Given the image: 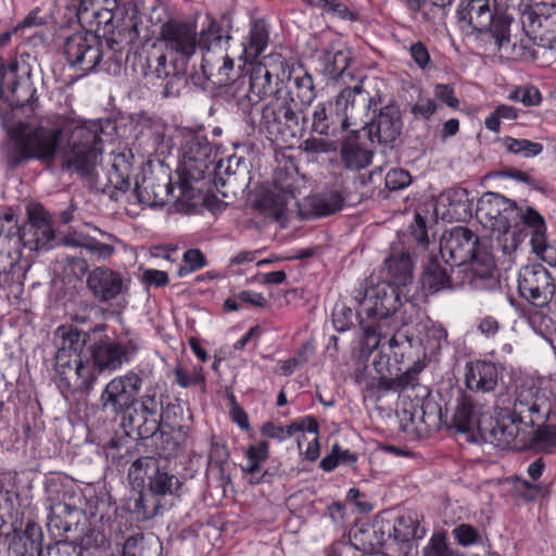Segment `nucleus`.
<instances>
[{"label": "nucleus", "mask_w": 556, "mask_h": 556, "mask_svg": "<svg viewBox=\"0 0 556 556\" xmlns=\"http://www.w3.org/2000/svg\"><path fill=\"white\" fill-rule=\"evenodd\" d=\"M459 21L467 22L475 30L486 33L494 16L489 0H470L466 7L457 10Z\"/></svg>", "instance_id": "31"}, {"label": "nucleus", "mask_w": 556, "mask_h": 556, "mask_svg": "<svg viewBox=\"0 0 556 556\" xmlns=\"http://www.w3.org/2000/svg\"><path fill=\"white\" fill-rule=\"evenodd\" d=\"M492 231L497 232V243L504 254L508 255L518 248L520 236L516 231L514 224L507 229H493Z\"/></svg>", "instance_id": "60"}, {"label": "nucleus", "mask_w": 556, "mask_h": 556, "mask_svg": "<svg viewBox=\"0 0 556 556\" xmlns=\"http://www.w3.org/2000/svg\"><path fill=\"white\" fill-rule=\"evenodd\" d=\"M179 406L174 404H168L163 414L155 415L154 417H150L143 414H139L137 408H134L135 416H129V422L135 424L132 426V430L137 431V434L140 439H148L154 437L162 424L170 425V412L173 410L176 414V409Z\"/></svg>", "instance_id": "33"}, {"label": "nucleus", "mask_w": 556, "mask_h": 556, "mask_svg": "<svg viewBox=\"0 0 556 556\" xmlns=\"http://www.w3.org/2000/svg\"><path fill=\"white\" fill-rule=\"evenodd\" d=\"M103 152L101 130L99 125H81L75 127L68 138L67 149L63 152V169L76 173L83 178L93 180L103 191L109 188L126 192L130 188L131 164L126 155H113L111 169L108 172L106 182L102 184L98 177V166Z\"/></svg>", "instance_id": "1"}, {"label": "nucleus", "mask_w": 556, "mask_h": 556, "mask_svg": "<svg viewBox=\"0 0 556 556\" xmlns=\"http://www.w3.org/2000/svg\"><path fill=\"white\" fill-rule=\"evenodd\" d=\"M422 285L432 293L445 289H453V282L448 269L443 267L435 257L430 258L425 266L422 273Z\"/></svg>", "instance_id": "36"}, {"label": "nucleus", "mask_w": 556, "mask_h": 556, "mask_svg": "<svg viewBox=\"0 0 556 556\" xmlns=\"http://www.w3.org/2000/svg\"><path fill=\"white\" fill-rule=\"evenodd\" d=\"M279 88L273 86V74L262 63L255 64L249 76V90L245 94L251 103H257L268 94H274Z\"/></svg>", "instance_id": "32"}, {"label": "nucleus", "mask_w": 556, "mask_h": 556, "mask_svg": "<svg viewBox=\"0 0 556 556\" xmlns=\"http://www.w3.org/2000/svg\"><path fill=\"white\" fill-rule=\"evenodd\" d=\"M353 298L358 306L356 314L364 334V348L372 352L396 329L401 291L380 282L355 290Z\"/></svg>", "instance_id": "3"}, {"label": "nucleus", "mask_w": 556, "mask_h": 556, "mask_svg": "<svg viewBox=\"0 0 556 556\" xmlns=\"http://www.w3.org/2000/svg\"><path fill=\"white\" fill-rule=\"evenodd\" d=\"M140 349L139 336H134L127 341L113 340L109 336H102L91 342L87 352L89 361L97 368L98 374L114 372L124 364L131 362Z\"/></svg>", "instance_id": "8"}, {"label": "nucleus", "mask_w": 556, "mask_h": 556, "mask_svg": "<svg viewBox=\"0 0 556 556\" xmlns=\"http://www.w3.org/2000/svg\"><path fill=\"white\" fill-rule=\"evenodd\" d=\"M300 130L296 110L288 99L282 98L281 90H277L275 97L261 110L258 131L271 142L287 143L289 139H294Z\"/></svg>", "instance_id": "7"}, {"label": "nucleus", "mask_w": 556, "mask_h": 556, "mask_svg": "<svg viewBox=\"0 0 556 556\" xmlns=\"http://www.w3.org/2000/svg\"><path fill=\"white\" fill-rule=\"evenodd\" d=\"M161 545L142 533L129 536L123 544V556H160Z\"/></svg>", "instance_id": "40"}, {"label": "nucleus", "mask_w": 556, "mask_h": 556, "mask_svg": "<svg viewBox=\"0 0 556 556\" xmlns=\"http://www.w3.org/2000/svg\"><path fill=\"white\" fill-rule=\"evenodd\" d=\"M465 384L468 390L494 397L493 392L498 384L500 370L488 361H475L466 364Z\"/></svg>", "instance_id": "25"}, {"label": "nucleus", "mask_w": 556, "mask_h": 556, "mask_svg": "<svg viewBox=\"0 0 556 556\" xmlns=\"http://www.w3.org/2000/svg\"><path fill=\"white\" fill-rule=\"evenodd\" d=\"M195 26L177 18H170L161 26L160 40L168 51L182 58L194 54L200 47Z\"/></svg>", "instance_id": "21"}, {"label": "nucleus", "mask_w": 556, "mask_h": 556, "mask_svg": "<svg viewBox=\"0 0 556 556\" xmlns=\"http://www.w3.org/2000/svg\"><path fill=\"white\" fill-rule=\"evenodd\" d=\"M143 75L148 83L162 87L164 98L178 97L186 85L184 74L175 71L167 62L164 53L157 50L148 51L143 63Z\"/></svg>", "instance_id": "13"}, {"label": "nucleus", "mask_w": 556, "mask_h": 556, "mask_svg": "<svg viewBox=\"0 0 556 556\" xmlns=\"http://www.w3.org/2000/svg\"><path fill=\"white\" fill-rule=\"evenodd\" d=\"M518 208L519 214L517 215V218L519 217L525 225L532 229L531 236L536 232H546L544 218L538 211L530 206H527L526 208L518 206Z\"/></svg>", "instance_id": "61"}, {"label": "nucleus", "mask_w": 556, "mask_h": 556, "mask_svg": "<svg viewBox=\"0 0 556 556\" xmlns=\"http://www.w3.org/2000/svg\"><path fill=\"white\" fill-rule=\"evenodd\" d=\"M180 488L181 482L179 479L174 475L160 471L159 465L156 470L149 477V491L156 497L167 494L177 495Z\"/></svg>", "instance_id": "45"}, {"label": "nucleus", "mask_w": 556, "mask_h": 556, "mask_svg": "<svg viewBox=\"0 0 556 556\" xmlns=\"http://www.w3.org/2000/svg\"><path fill=\"white\" fill-rule=\"evenodd\" d=\"M352 60L351 51L346 48L331 47L323 55V71L330 79L343 78L350 76L348 68Z\"/></svg>", "instance_id": "34"}, {"label": "nucleus", "mask_w": 556, "mask_h": 556, "mask_svg": "<svg viewBox=\"0 0 556 556\" xmlns=\"http://www.w3.org/2000/svg\"><path fill=\"white\" fill-rule=\"evenodd\" d=\"M128 442L129 439L126 437L119 439L112 438L105 447L106 457H110L117 465L127 464L130 453L129 446L126 444Z\"/></svg>", "instance_id": "57"}, {"label": "nucleus", "mask_w": 556, "mask_h": 556, "mask_svg": "<svg viewBox=\"0 0 556 556\" xmlns=\"http://www.w3.org/2000/svg\"><path fill=\"white\" fill-rule=\"evenodd\" d=\"M412 182L410 174L403 168L390 169L384 178L386 187L391 191L406 188Z\"/></svg>", "instance_id": "64"}, {"label": "nucleus", "mask_w": 556, "mask_h": 556, "mask_svg": "<svg viewBox=\"0 0 556 556\" xmlns=\"http://www.w3.org/2000/svg\"><path fill=\"white\" fill-rule=\"evenodd\" d=\"M442 201H446L453 211L457 214L468 210V191L464 188H452L441 195Z\"/></svg>", "instance_id": "59"}, {"label": "nucleus", "mask_w": 556, "mask_h": 556, "mask_svg": "<svg viewBox=\"0 0 556 556\" xmlns=\"http://www.w3.org/2000/svg\"><path fill=\"white\" fill-rule=\"evenodd\" d=\"M215 150L203 136L193 135L182 146L185 172L193 179H200L214 163Z\"/></svg>", "instance_id": "22"}, {"label": "nucleus", "mask_w": 556, "mask_h": 556, "mask_svg": "<svg viewBox=\"0 0 556 556\" xmlns=\"http://www.w3.org/2000/svg\"><path fill=\"white\" fill-rule=\"evenodd\" d=\"M488 409L489 405L485 402H480L476 395L462 394L456 400L452 427L459 432H470L475 429L480 432V429L484 428L481 418L488 413Z\"/></svg>", "instance_id": "24"}, {"label": "nucleus", "mask_w": 556, "mask_h": 556, "mask_svg": "<svg viewBox=\"0 0 556 556\" xmlns=\"http://www.w3.org/2000/svg\"><path fill=\"white\" fill-rule=\"evenodd\" d=\"M268 450L269 444L267 441H261L257 444L250 445L244 453L247 464L241 467L242 472L250 476L258 473L262 463L268 457Z\"/></svg>", "instance_id": "46"}, {"label": "nucleus", "mask_w": 556, "mask_h": 556, "mask_svg": "<svg viewBox=\"0 0 556 556\" xmlns=\"http://www.w3.org/2000/svg\"><path fill=\"white\" fill-rule=\"evenodd\" d=\"M337 109L342 115V123L350 126L366 127L371 106H376L375 99L363 88L362 84L353 88H344L336 98Z\"/></svg>", "instance_id": "18"}, {"label": "nucleus", "mask_w": 556, "mask_h": 556, "mask_svg": "<svg viewBox=\"0 0 556 556\" xmlns=\"http://www.w3.org/2000/svg\"><path fill=\"white\" fill-rule=\"evenodd\" d=\"M175 187L165 178L162 180L155 176H144L141 182L136 181L135 194L138 201L148 206H162L169 201Z\"/></svg>", "instance_id": "27"}, {"label": "nucleus", "mask_w": 556, "mask_h": 556, "mask_svg": "<svg viewBox=\"0 0 556 556\" xmlns=\"http://www.w3.org/2000/svg\"><path fill=\"white\" fill-rule=\"evenodd\" d=\"M422 368H408L399 374L400 368L394 369L391 378L382 379L383 390L399 391L418 386V374Z\"/></svg>", "instance_id": "47"}, {"label": "nucleus", "mask_w": 556, "mask_h": 556, "mask_svg": "<svg viewBox=\"0 0 556 556\" xmlns=\"http://www.w3.org/2000/svg\"><path fill=\"white\" fill-rule=\"evenodd\" d=\"M401 111L395 104H387L380 109L378 116L368 122V137L371 142L392 143L402 131Z\"/></svg>", "instance_id": "23"}, {"label": "nucleus", "mask_w": 556, "mask_h": 556, "mask_svg": "<svg viewBox=\"0 0 556 556\" xmlns=\"http://www.w3.org/2000/svg\"><path fill=\"white\" fill-rule=\"evenodd\" d=\"M229 459L230 452L226 444L212 441L208 452L207 470L222 484H227L231 481L228 472Z\"/></svg>", "instance_id": "37"}, {"label": "nucleus", "mask_w": 556, "mask_h": 556, "mask_svg": "<svg viewBox=\"0 0 556 556\" xmlns=\"http://www.w3.org/2000/svg\"><path fill=\"white\" fill-rule=\"evenodd\" d=\"M163 393L157 384H149L144 388L143 393L137 395V408L139 414L150 417L163 414Z\"/></svg>", "instance_id": "43"}, {"label": "nucleus", "mask_w": 556, "mask_h": 556, "mask_svg": "<svg viewBox=\"0 0 556 556\" xmlns=\"http://www.w3.org/2000/svg\"><path fill=\"white\" fill-rule=\"evenodd\" d=\"M63 53L68 65L84 75L94 71L104 55L100 39L91 31L67 37Z\"/></svg>", "instance_id": "11"}, {"label": "nucleus", "mask_w": 556, "mask_h": 556, "mask_svg": "<svg viewBox=\"0 0 556 556\" xmlns=\"http://www.w3.org/2000/svg\"><path fill=\"white\" fill-rule=\"evenodd\" d=\"M522 25L528 36L542 48L554 49L556 45V4L542 3L526 12Z\"/></svg>", "instance_id": "19"}, {"label": "nucleus", "mask_w": 556, "mask_h": 556, "mask_svg": "<svg viewBox=\"0 0 556 556\" xmlns=\"http://www.w3.org/2000/svg\"><path fill=\"white\" fill-rule=\"evenodd\" d=\"M231 37L224 36L222 27L211 21L207 28L199 36L200 47H203V55L200 71L192 75L195 85L204 87L206 81L213 86L226 87L232 80L235 73L233 60L227 53V43Z\"/></svg>", "instance_id": "4"}, {"label": "nucleus", "mask_w": 556, "mask_h": 556, "mask_svg": "<svg viewBox=\"0 0 556 556\" xmlns=\"http://www.w3.org/2000/svg\"><path fill=\"white\" fill-rule=\"evenodd\" d=\"M421 556H459L448 542L444 531L434 532L425 545Z\"/></svg>", "instance_id": "51"}, {"label": "nucleus", "mask_w": 556, "mask_h": 556, "mask_svg": "<svg viewBox=\"0 0 556 556\" xmlns=\"http://www.w3.org/2000/svg\"><path fill=\"white\" fill-rule=\"evenodd\" d=\"M138 27L136 23H131L106 38V46L111 52L109 60H112L118 68L121 67L123 55L127 52V47L132 45L138 39Z\"/></svg>", "instance_id": "35"}, {"label": "nucleus", "mask_w": 556, "mask_h": 556, "mask_svg": "<svg viewBox=\"0 0 556 556\" xmlns=\"http://www.w3.org/2000/svg\"><path fill=\"white\" fill-rule=\"evenodd\" d=\"M426 529L419 527L418 516L416 514H406L397 517L393 526V535L400 542H409L414 539H422Z\"/></svg>", "instance_id": "44"}, {"label": "nucleus", "mask_w": 556, "mask_h": 556, "mask_svg": "<svg viewBox=\"0 0 556 556\" xmlns=\"http://www.w3.org/2000/svg\"><path fill=\"white\" fill-rule=\"evenodd\" d=\"M484 441L501 448L522 450L528 447L532 434V427L521 425L514 413L494 421L491 427L480 429Z\"/></svg>", "instance_id": "15"}, {"label": "nucleus", "mask_w": 556, "mask_h": 556, "mask_svg": "<svg viewBox=\"0 0 556 556\" xmlns=\"http://www.w3.org/2000/svg\"><path fill=\"white\" fill-rule=\"evenodd\" d=\"M86 513L78 507L75 496L64 493L62 498L49 506L48 530L54 538H62L70 532H83L80 521Z\"/></svg>", "instance_id": "20"}, {"label": "nucleus", "mask_w": 556, "mask_h": 556, "mask_svg": "<svg viewBox=\"0 0 556 556\" xmlns=\"http://www.w3.org/2000/svg\"><path fill=\"white\" fill-rule=\"evenodd\" d=\"M543 381L532 376L520 377L516 381L511 413L521 425L534 428L544 421L551 412L547 391Z\"/></svg>", "instance_id": "6"}, {"label": "nucleus", "mask_w": 556, "mask_h": 556, "mask_svg": "<svg viewBox=\"0 0 556 556\" xmlns=\"http://www.w3.org/2000/svg\"><path fill=\"white\" fill-rule=\"evenodd\" d=\"M384 283L406 287L414 278V261L407 251L392 248L390 255L383 262Z\"/></svg>", "instance_id": "26"}, {"label": "nucleus", "mask_w": 556, "mask_h": 556, "mask_svg": "<svg viewBox=\"0 0 556 556\" xmlns=\"http://www.w3.org/2000/svg\"><path fill=\"white\" fill-rule=\"evenodd\" d=\"M337 103L320 102L313 111L311 130L320 136H337L346 130Z\"/></svg>", "instance_id": "28"}, {"label": "nucleus", "mask_w": 556, "mask_h": 556, "mask_svg": "<svg viewBox=\"0 0 556 556\" xmlns=\"http://www.w3.org/2000/svg\"><path fill=\"white\" fill-rule=\"evenodd\" d=\"M10 136L16 146L14 163L33 159L51 161L60 142L62 129L43 126L30 128L28 125L18 124L10 130Z\"/></svg>", "instance_id": "5"}, {"label": "nucleus", "mask_w": 556, "mask_h": 556, "mask_svg": "<svg viewBox=\"0 0 556 556\" xmlns=\"http://www.w3.org/2000/svg\"><path fill=\"white\" fill-rule=\"evenodd\" d=\"M29 216V230L33 231L35 237L34 245L30 249L39 250L48 245L54 238V231L45 214L40 211H30Z\"/></svg>", "instance_id": "42"}, {"label": "nucleus", "mask_w": 556, "mask_h": 556, "mask_svg": "<svg viewBox=\"0 0 556 556\" xmlns=\"http://www.w3.org/2000/svg\"><path fill=\"white\" fill-rule=\"evenodd\" d=\"M283 99H288L296 111L307 108L316 98L313 77L306 72H293L289 77L288 90Z\"/></svg>", "instance_id": "29"}, {"label": "nucleus", "mask_w": 556, "mask_h": 556, "mask_svg": "<svg viewBox=\"0 0 556 556\" xmlns=\"http://www.w3.org/2000/svg\"><path fill=\"white\" fill-rule=\"evenodd\" d=\"M528 325L535 334L545 341H552V334L554 331L553 319L541 311L530 312L528 317Z\"/></svg>", "instance_id": "53"}, {"label": "nucleus", "mask_w": 556, "mask_h": 556, "mask_svg": "<svg viewBox=\"0 0 556 556\" xmlns=\"http://www.w3.org/2000/svg\"><path fill=\"white\" fill-rule=\"evenodd\" d=\"M504 146L510 153L521 155L523 157H534L542 153L543 146L528 139H515L511 137L504 138Z\"/></svg>", "instance_id": "54"}, {"label": "nucleus", "mask_w": 556, "mask_h": 556, "mask_svg": "<svg viewBox=\"0 0 556 556\" xmlns=\"http://www.w3.org/2000/svg\"><path fill=\"white\" fill-rule=\"evenodd\" d=\"M112 5H115V0H80L76 8V17L83 27L91 25L97 11Z\"/></svg>", "instance_id": "52"}, {"label": "nucleus", "mask_w": 556, "mask_h": 556, "mask_svg": "<svg viewBox=\"0 0 556 556\" xmlns=\"http://www.w3.org/2000/svg\"><path fill=\"white\" fill-rule=\"evenodd\" d=\"M268 30L263 21L254 22L250 28L248 41L243 43V54L247 61L255 60L266 49Z\"/></svg>", "instance_id": "39"}, {"label": "nucleus", "mask_w": 556, "mask_h": 556, "mask_svg": "<svg viewBox=\"0 0 556 556\" xmlns=\"http://www.w3.org/2000/svg\"><path fill=\"white\" fill-rule=\"evenodd\" d=\"M61 362L55 367L60 389L72 393H90L93 390L99 374L92 363H85L80 355H74L70 363L65 357Z\"/></svg>", "instance_id": "17"}, {"label": "nucleus", "mask_w": 556, "mask_h": 556, "mask_svg": "<svg viewBox=\"0 0 556 556\" xmlns=\"http://www.w3.org/2000/svg\"><path fill=\"white\" fill-rule=\"evenodd\" d=\"M312 205L318 216H327L342 208L343 198L338 191H329L315 195Z\"/></svg>", "instance_id": "49"}, {"label": "nucleus", "mask_w": 556, "mask_h": 556, "mask_svg": "<svg viewBox=\"0 0 556 556\" xmlns=\"http://www.w3.org/2000/svg\"><path fill=\"white\" fill-rule=\"evenodd\" d=\"M447 340V331L440 325H431L426 328L425 338L422 342L426 349H429L431 352L439 351L442 346V343Z\"/></svg>", "instance_id": "63"}, {"label": "nucleus", "mask_w": 556, "mask_h": 556, "mask_svg": "<svg viewBox=\"0 0 556 556\" xmlns=\"http://www.w3.org/2000/svg\"><path fill=\"white\" fill-rule=\"evenodd\" d=\"M157 462L152 457H140L132 462L128 476L135 481H143L144 477L149 479L152 472L156 470Z\"/></svg>", "instance_id": "58"}, {"label": "nucleus", "mask_w": 556, "mask_h": 556, "mask_svg": "<svg viewBox=\"0 0 556 556\" xmlns=\"http://www.w3.org/2000/svg\"><path fill=\"white\" fill-rule=\"evenodd\" d=\"M510 22L511 18H509L507 15H497L496 17L493 16L491 27L486 29V31L491 33L498 49L504 48L510 42Z\"/></svg>", "instance_id": "56"}, {"label": "nucleus", "mask_w": 556, "mask_h": 556, "mask_svg": "<svg viewBox=\"0 0 556 556\" xmlns=\"http://www.w3.org/2000/svg\"><path fill=\"white\" fill-rule=\"evenodd\" d=\"M440 255L446 265L464 274L463 286L473 290L498 287L494 258L469 228L455 226L445 231L440 240Z\"/></svg>", "instance_id": "2"}, {"label": "nucleus", "mask_w": 556, "mask_h": 556, "mask_svg": "<svg viewBox=\"0 0 556 556\" xmlns=\"http://www.w3.org/2000/svg\"><path fill=\"white\" fill-rule=\"evenodd\" d=\"M130 281L127 275L102 265L88 271L86 283L94 300L111 303L128 294Z\"/></svg>", "instance_id": "16"}, {"label": "nucleus", "mask_w": 556, "mask_h": 556, "mask_svg": "<svg viewBox=\"0 0 556 556\" xmlns=\"http://www.w3.org/2000/svg\"><path fill=\"white\" fill-rule=\"evenodd\" d=\"M532 251L551 266H556V241H551L546 232H536L531 236Z\"/></svg>", "instance_id": "50"}, {"label": "nucleus", "mask_w": 556, "mask_h": 556, "mask_svg": "<svg viewBox=\"0 0 556 556\" xmlns=\"http://www.w3.org/2000/svg\"><path fill=\"white\" fill-rule=\"evenodd\" d=\"M518 214L519 208L516 202L500 193L485 192L477 203V219L491 230L511 227Z\"/></svg>", "instance_id": "14"}, {"label": "nucleus", "mask_w": 556, "mask_h": 556, "mask_svg": "<svg viewBox=\"0 0 556 556\" xmlns=\"http://www.w3.org/2000/svg\"><path fill=\"white\" fill-rule=\"evenodd\" d=\"M528 447L539 448L545 453H552L556 450V426L546 425L532 428V434Z\"/></svg>", "instance_id": "48"}, {"label": "nucleus", "mask_w": 556, "mask_h": 556, "mask_svg": "<svg viewBox=\"0 0 556 556\" xmlns=\"http://www.w3.org/2000/svg\"><path fill=\"white\" fill-rule=\"evenodd\" d=\"M36 92L28 68L21 67L15 60L5 65L0 58V101L12 108L33 105L37 101Z\"/></svg>", "instance_id": "10"}, {"label": "nucleus", "mask_w": 556, "mask_h": 556, "mask_svg": "<svg viewBox=\"0 0 556 556\" xmlns=\"http://www.w3.org/2000/svg\"><path fill=\"white\" fill-rule=\"evenodd\" d=\"M182 261L185 265L178 269L179 277L202 268L206 263L204 254L198 249L187 250L184 253Z\"/></svg>", "instance_id": "62"}, {"label": "nucleus", "mask_w": 556, "mask_h": 556, "mask_svg": "<svg viewBox=\"0 0 556 556\" xmlns=\"http://www.w3.org/2000/svg\"><path fill=\"white\" fill-rule=\"evenodd\" d=\"M518 289L521 296L536 307L547 306L556 294L555 279L541 264L520 269Z\"/></svg>", "instance_id": "12"}, {"label": "nucleus", "mask_w": 556, "mask_h": 556, "mask_svg": "<svg viewBox=\"0 0 556 556\" xmlns=\"http://www.w3.org/2000/svg\"><path fill=\"white\" fill-rule=\"evenodd\" d=\"M175 187V191L170 194L173 201V208L178 213H192L201 201V193L195 190L191 184L182 179Z\"/></svg>", "instance_id": "38"}, {"label": "nucleus", "mask_w": 556, "mask_h": 556, "mask_svg": "<svg viewBox=\"0 0 556 556\" xmlns=\"http://www.w3.org/2000/svg\"><path fill=\"white\" fill-rule=\"evenodd\" d=\"M90 339V334L86 331L61 326L55 331V340L58 351L55 354V367L60 366L61 358L65 357L68 363L74 355H80L84 346Z\"/></svg>", "instance_id": "30"}, {"label": "nucleus", "mask_w": 556, "mask_h": 556, "mask_svg": "<svg viewBox=\"0 0 556 556\" xmlns=\"http://www.w3.org/2000/svg\"><path fill=\"white\" fill-rule=\"evenodd\" d=\"M142 386L143 378L135 370L114 377L100 394L102 410L116 416L125 415L136 406Z\"/></svg>", "instance_id": "9"}, {"label": "nucleus", "mask_w": 556, "mask_h": 556, "mask_svg": "<svg viewBox=\"0 0 556 556\" xmlns=\"http://www.w3.org/2000/svg\"><path fill=\"white\" fill-rule=\"evenodd\" d=\"M340 153L345 167L352 170H359L371 163V152L362 148L355 141L348 140L343 142Z\"/></svg>", "instance_id": "41"}, {"label": "nucleus", "mask_w": 556, "mask_h": 556, "mask_svg": "<svg viewBox=\"0 0 556 556\" xmlns=\"http://www.w3.org/2000/svg\"><path fill=\"white\" fill-rule=\"evenodd\" d=\"M161 507L159 498L152 493L140 494L135 500L134 511L141 519H151L153 518Z\"/></svg>", "instance_id": "55"}]
</instances>
